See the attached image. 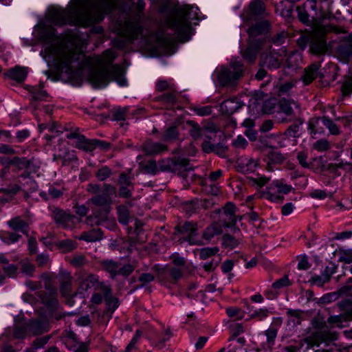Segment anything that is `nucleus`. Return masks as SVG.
<instances>
[{"instance_id":"nucleus-45","label":"nucleus","mask_w":352,"mask_h":352,"mask_svg":"<svg viewBox=\"0 0 352 352\" xmlns=\"http://www.w3.org/2000/svg\"><path fill=\"white\" fill-rule=\"evenodd\" d=\"M155 279V276L151 273H143L142 274L139 278L138 280L142 283L141 285H136L133 289H131L129 293H133L135 290L144 287L146 283H151Z\"/></svg>"},{"instance_id":"nucleus-55","label":"nucleus","mask_w":352,"mask_h":352,"mask_svg":"<svg viewBox=\"0 0 352 352\" xmlns=\"http://www.w3.org/2000/svg\"><path fill=\"white\" fill-rule=\"evenodd\" d=\"M67 280L63 281L60 286V291L63 296H70L72 292L71 276L69 274H67Z\"/></svg>"},{"instance_id":"nucleus-64","label":"nucleus","mask_w":352,"mask_h":352,"mask_svg":"<svg viewBox=\"0 0 352 352\" xmlns=\"http://www.w3.org/2000/svg\"><path fill=\"white\" fill-rule=\"evenodd\" d=\"M340 296L346 295L352 297V278H350L344 285H343L338 291Z\"/></svg>"},{"instance_id":"nucleus-41","label":"nucleus","mask_w":352,"mask_h":352,"mask_svg":"<svg viewBox=\"0 0 352 352\" xmlns=\"http://www.w3.org/2000/svg\"><path fill=\"white\" fill-rule=\"evenodd\" d=\"M76 147L86 152H91L95 149L94 139L89 140L84 135V140L76 141Z\"/></svg>"},{"instance_id":"nucleus-51","label":"nucleus","mask_w":352,"mask_h":352,"mask_svg":"<svg viewBox=\"0 0 352 352\" xmlns=\"http://www.w3.org/2000/svg\"><path fill=\"white\" fill-rule=\"evenodd\" d=\"M340 296L339 292H331L328 293L322 296L317 301L318 304L324 305L338 299Z\"/></svg>"},{"instance_id":"nucleus-21","label":"nucleus","mask_w":352,"mask_h":352,"mask_svg":"<svg viewBox=\"0 0 352 352\" xmlns=\"http://www.w3.org/2000/svg\"><path fill=\"white\" fill-rule=\"evenodd\" d=\"M28 333L34 336L41 335L49 330L47 320L42 319H31L27 321Z\"/></svg>"},{"instance_id":"nucleus-42","label":"nucleus","mask_w":352,"mask_h":352,"mask_svg":"<svg viewBox=\"0 0 352 352\" xmlns=\"http://www.w3.org/2000/svg\"><path fill=\"white\" fill-rule=\"evenodd\" d=\"M179 133L177 130V126L173 124L166 129L162 135V139L166 142L174 141L179 138Z\"/></svg>"},{"instance_id":"nucleus-56","label":"nucleus","mask_w":352,"mask_h":352,"mask_svg":"<svg viewBox=\"0 0 352 352\" xmlns=\"http://www.w3.org/2000/svg\"><path fill=\"white\" fill-rule=\"evenodd\" d=\"M199 208V201L197 199L187 201L184 204V210L188 214L195 213Z\"/></svg>"},{"instance_id":"nucleus-36","label":"nucleus","mask_w":352,"mask_h":352,"mask_svg":"<svg viewBox=\"0 0 352 352\" xmlns=\"http://www.w3.org/2000/svg\"><path fill=\"white\" fill-rule=\"evenodd\" d=\"M304 123V120L297 118L294 122L285 131L284 134L289 138H298L300 136V126Z\"/></svg>"},{"instance_id":"nucleus-52","label":"nucleus","mask_w":352,"mask_h":352,"mask_svg":"<svg viewBox=\"0 0 352 352\" xmlns=\"http://www.w3.org/2000/svg\"><path fill=\"white\" fill-rule=\"evenodd\" d=\"M156 100L168 104H174L177 102V97L175 91L164 94L158 96Z\"/></svg>"},{"instance_id":"nucleus-34","label":"nucleus","mask_w":352,"mask_h":352,"mask_svg":"<svg viewBox=\"0 0 352 352\" xmlns=\"http://www.w3.org/2000/svg\"><path fill=\"white\" fill-rule=\"evenodd\" d=\"M292 104H294L296 109L298 110V114H300L301 110L300 105L298 103L294 102V100L290 101L289 100L282 98L278 102L280 110L287 116L295 115V113L294 112V110L292 107Z\"/></svg>"},{"instance_id":"nucleus-3","label":"nucleus","mask_w":352,"mask_h":352,"mask_svg":"<svg viewBox=\"0 0 352 352\" xmlns=\"http://www.w3.org/2000/svg\"><path fill=\"white\" fill-rule=\"evenodd\" d=\"M118 6L116 0H70L66 8L50 6L45 22H101Z\"/></svg>"},{"instance_id":"nucleus-6","label":"nucleus","mask_w":352,"mask_h":352,"mask_svg":"<svg viewBox=\"0 0 352 352\" xmlns=\"http://www.w3.org/2000/svg\"><path fill=\"white\" fill-rule=\"evenodd\" d=\"M269 16L264 1L261 0H252L241 14L244 22H268Z\"/></svg>"},{"instance_id":"nucleus-8","label":"nucleus","mask_w":352,"mask_h":352,"mask_svg":"<svg viewBox=\"0 0 352 352\" xmlns=\"http://www.w3.org/2000/svg\"><path fill=\"white\" fill-rule=\"evenodd\" d=\"M317 0H307L295 9L296 17L300 22H318Z\"/></svg>"},{"instance_id":"nucleus-50","label":"nucleus","mask_w":352,"mask_h":352,"mask_svg":"<svg viewBox=\"0 0 352 352\" xmlns=\"http://www.w3.org/2000/svg\"><path fill=\"white\" fill-rule=\"evenodd\" d=\"M330 280H329V276L325 277L324 275H314L308 281V283L311 285H317L318 287H322L324 285Z\"/></svg>"},{"instance_id":"nucleus-14","label":"nucleus","mask_w":352,"mask_h":352,"mask_svg":"<svg viewBox=\"0 0 352 352\" xmlns=\"http://www.w3.org/2000/svg\"><path fill=\"white\" fill-rule=\"evenodd\" d=\"M336 53L342 62H349L352 58V34L340 41L336 48Z\"/></svg>"},{"instance_id":"nucleus-38","label":"nucleus","mask_w":352,"mask_h":352,"mask_svg":"<svg viewBox=\"0 0 352 352\" xmlns=\"http://www.w3.org/2000/svg\"><path fill=\"white\" fill-rule=\"evenodd\" d=\"M90 201L95 206L111 208L112 204L111 197L102 194H98L90 199Z\"/></svg>"},{"instance_id":"nucleus-63","label":"nucleus","mask_w":352,"mask_h":352,"mask_svg":"<svg viewBox=\"0 0 352 352\" xmlns=\"http://www.w3.org/2000/svg\"><path fill=\"white\" fill-rule=\"evenodd\" d=\"M268 158L273 164H281L285 160V156L278 151H272L268 153Z\"/></svg>"},{"instance_id":"nucleus-54","label":"nucleus","mask_w":352,"mask_h":352,"mask_svg":"<svg viewBox=\"0 0 352 352\" xmlns=\"http://www.w3.org/2000/svg\"><path fill=\"white\" fill-rule=\"evenodd\" d=\"M128 112L127 107L120 108L113 110L111 111L112 113V119L116 121L124 120L126 118V115Z\"/></svg>"},{"instance_id":"nucleus-46","label":"nucleus","mask_w":352,"mask_h":352,"mask_svg":"<svg viewBox=\"0 0 352 352\" xmlns=\"http://www.w3.org/2000/svg\"><path fill=\"white\" fill-rule=\"evenodd\" d=\"M222 241V244L225 248L234 249L239 245L238 240L230 234H223Z\"/></svg>"},{"instance_id":"nucleus-25","label":"nucleus","mask_w":352,"mask_h":352,"mask_svg":"<svg viewBox=\"0 0 352 352\" xmlns=\"http://www.w3.org/2000/svg\"><path fill=\"white\" fill-rule=\"evenodd\" d=\"M243 104L237 100L236 98L226 100L220 104L221 110L225 115L230 116L239 110Z\"/></svg>"},{"instance_id":"nucleus-26","label":"nucleus","mask_w":352,"mask_h":352,"mask_svg":"<svg viewBox=\"0 0 352 352\" xmlns=\"http://www.w3.org/2000/svg\"><path fill=\"white\" fill-rule=\"evenodd\" d=\"M28 333L27 321L23 318L15 320L13 326L12 336L14 339L23 340Z\"/></svg>"},{"instance_id":"nucleus-7","label":"nucleus","mask_w":352,"mask_h":352,"mask_svg":"<svg viewBox=\"0 0 352 352\" xmlns=\"http://www.w3.org/2000/svg\"><path fill=\"white\" fill-rule=\"evenodd\" d=\"M198 235V225L196 221L179 222L175 227L172 239L178 243L188 242L190 245L197 244L194 238Z\"/></svg>"},{"instance_id":"nucleus-17","label":"nucleus","mask_w":352,"mask_h":352,"mask_svg":"<svg viewBox=\"0 0 352 352\" xmlns=\"http://www.w3.org/2000/svg\"><path fill=\"white\" fill-rule=\"evenodd\" d=\"M37 296L41 299V303L46 307L48 311L52 313L58 309L60 304L57 298L58 294L41 290L37 292Z\"/></svg>"},{"instance_id":"nucleus-59","label":"nucleus","mask_w":352,"mask_h":352,"mask_svg":"<svg viewBox=\"0 0 352 352\" xmlns=\"http://www.w3.org/2000/svg\"><path fill=\"white\" fill-rule=\"evenodd\" d=\"M112 175V170L108 166H102L96 173V177L99 181L103 182Z\"/></svg>"},{"instance_id":"nucleus-32","label":"nucleus","mask_w":352,"mask_h":352,"mask_svg":"<svg viewBox=\"0 0 352 352\" xmlns=\"http://www.w3.org/2000/svg\"><path fill=\"white\" fill-rule=\"evenodd\" d=\"M223 223L221 222L215 221L210 226L207 227L202 234L203 239L210 241L215 235L222 233Z\"/></svg>"},{"instance_id":"nucleus-33","label":"nucleus","mask_w":352,"mask_h":352,"mask_svg":"<svg viewBox=\"0 0 352 352\" xmlns=\"http://www.w3.org/2000/svg\"><path fill=\"white\" fill-rule=\"evenodd\" d=\"M102 237L103 232L101 229L97 228L92 229L88 232H83L77 239L87 242H96L101 240Z\"/></svg>"},{"instance_id":"nucleus-28","label":"nucleus","mask_w":352,"mask_h":352,"mask_svg":"<svg viewBox=\"0 0 352 352\" xmlns=\"http://www.w3.org/2000/svg\"><path fill=\"white\" fill-rule=\"evenodd\" d=\"M174 161L177 162V166L174 167V172L177 173L178 175L186 177L187 175L186 172L193 170V167L190 164V160L188 158H182L181 157H175Z\"/></svg>"},{"instance_id":"nucleus-10","label":"nucleus","mask_w":352,"mask_h":352,"mask_svg":"<svg viewBox=\"0 0 352 352\" xmlns=\"http://www.w3.org/2000/svg\"><path fill=\"white\" fill-rule=\"evenodd\" d=\"M52 217L56 225L65 229L72 228L75 226L76 217L59 208L53 206L51 209Z\"/></svg>"},{"instance_id":"nucleus-60","label":"nucleus","mask_w":352,"mask_h":352,"mask_svg":"<svg viewBox=\"0 0 352 352\" xmlns=\"http://www.w3.org/2000/svg\"><path fill=\"white\" fill-rule=\"evenodd\" d=\"M135 267L134 265L130 263L125 264L122 266L120 264L118 270V275H121L124 278H126L133 273V272L135 270Z\"/></svg>"},{"instance_id":"nucleus-5","label":"nucleus","mask_w":352,"mask_h":352,"mask_svg":"<svg viewBox=\"0 0 352 352\" xmlns=\"http://www.w3.org/2000/svg\"><path fill=\"white\" fill-rule=\"evenodd\" d=\"M168 10L163 11L169 13L166 22H188L191 20L202 21L206 19L197 6L181 5L177 1H166Z\"/></svg>"},{"instance_id":"nucleus-16","label":"nucleus","mask_w":352,"mask_h":352,"mask_svg":"<svg viewBox=\"0 0 352 352\" xmlns=\"http://www.w3.org/2000/svg\"><path fill=\"white\" fill-rule=\"evenodd\" d=\"M102 292H103L104 300L107 308L104 311V314H109L110 316L118 307L120 303L118 298L112 295V289L110 286L102 285Z\"/></svg>"},{"instance_id":"nucleus-4","label":"nucleus","mask_w":352,"mask_h":352,"mask_svg":"<svg viewBox=\"0 0 352 352\" xmlns=\"http://www.w3.org/2000/svg\"><path fill=\"white\" fill-rule=\"evenodd\" d=\"M309 25L310 30H305L298 40V45L301 49H305L309 43V51L315 55H324L329 50L326 41V35L330 32L335 34L345 33L346 30L342 28L336 26L332 23H307Z\"/></svg>"},{"instance_id":"nucleus-62","label":"nucleus","mask_w":352,"mask_h":352,"mask_svg":"<svg viewBox=\"0 0 352 352\" xmlns=\"http://www.w3.org/2000/svg\"><path fill=\"white\" fill-rule=\"evenodd\" d=\"M32 94V100L34 101H41L45 100L48 96L46 91L41 90L37 88H32L30 91Z\"/></svg>"},{"instance_id":"nucleus-61","label":"nucleus","mask_w":352,"mask_h":352,"mask_svg":"<svg viewBox=\"0 0 352 352\" xmlns=\"http://www.w3.org/2000/svg\"><path fill=\"white\" fill-rule=\"evenodd\" d=\"M272 184L278 188V193L288 194L293 189L292 186L283 184L282 180H276L272 182Z\"/></svg>"},{"instance_id":"nucleus-39","label":"nucleus","mask_w":352,"mask_h":352,"mask_svg":"<svg viewBox=\"0 0 352 352\" xmlns=\"http://www.w3.org/2000/svg\"><path fill=\"white\" fill-rule=\"evenodd\" d=\"M186 124L191 127L189 133L194 140H197L203 136V129L194 120H187Z\"/></svg>"},{"instance_id":"nucleus-44","label":"nucleus","mask_w":352,"mask_h":352,"mask_svg":"<svg viewBox=\"0 0 352 352\" xmlns=\"http://www.w3.org/2000/svg\"><path fill=\"white\" fill-rule=\"evenodd\" d=\"M175 166H177V162L174 161V157L166 158L159 162V167L161 171L173 173Z\"/></svg>"},{"instance_id":"nucleus-27","label":"nucleus","mask_w":352,"mask_h":352,"mask_svg":"<svg viewBox=\"0 0 352 352\" xmlns=\"http://www.w3.org/2000/svg\"><path fill=\"white\" fill-rule=\"evenodd\" d=\"M8 226L14 232H21L27 236H29V225L21 217H16L8 221Z\"/></svg>"},{"instance_id":"nucleus-19","label":"nucleus","mask_w":352,"mask_h":352,"mask_svg":"<svg viewBox=\"0 0 352 352\" xmlns=\"http://www.w3.org/2000/svg\"><path fill=\"white\" fill-rule=\"evenodd\" d=\"M241 77V72L233 71L226 67H221L219 74L218 80L222 86H226L236 81Z\"/></svg>"},{"instance_id":"nucleus-40","label":"nucleus","mask_w":352,"mask_h":352,"mask_svg":"<svg viewBox=\"0 0 352 352\" xmlns=\"http://www.w3.org/2000/svg\"><path fill=\"white\" fill-rule=\"evenodd\" d=\"M19 264L21 266V273L30 277L33 276L34 272L35 271V266L28 258L21 259Z\"/></svg>"},{"instance_id":"nucleus-22","label":"nucleus","mask_w":352,"mask_h":352,"mask_svg":"<svg viewBox=\"0 0 352 352\" xmlns=\"http://www.w3.org/2000/svg\"><path fill=\"white\" fill-rule=\"evenodd\" d=\"M236 207L232 202L226 203L223 208V214L226 217V219L219 221V222H221L223 223V227L228 228L236 225Z\"/></svg>"},{"instance_id":"nucleus-15","label":"nucleus","mask_w":352,"mask_h":352,"mask_svg":"<svg viewBox=\"0 0 352 352\" xmlns=\"http://www.w3.org/2000/svg\"><path fill=\"white\" fill-rule=\"evenodd\" d=\"M338 339V334L336 332H331L329 330H320L313 333L312 337L306 338L309 345L311 346H319L320 343L327 341H333Z\"/></svg>"},{"instance_id":"nucleus-47","label":"nucleus","mask_w":352,"mask_h":352,"mask_svg":"<svg viewBox=\"0 0 352 352\" xmlns=\"http://www.w3.org/2000/svg\"><path fill=\"white\" fill-rule=\"evenodd\" d=\"M276 138L274 135H261L258 138V141L260 142L264 147L270 148H276V146L272 144V140Z\"/></svg>"},{"instance_id":"nucleus-37","label":"nucleus","mask_w":352,"mask_h":352,"mask_svg":"<svg viewBox=\"0 0 352 352\" xmlns=\"http://www.w3.org/2000/svg\"><path fill=\"white\" fill-rule=\"evenodd\" d=\"M55 246L62 253H67L76 249L77 243L72 239H65L55 243Z\"/></svg>"},{"instance_id":"nucleus-29","label":"nucleus","mask_w":352,"mask_h":352,"mask_svg":"<svg viewBox=\"0 0 352 352\" xmlns=\"http://www.w3.org/2000/svg\"><path fill=\"white\" fill-rule=\"evenodd\" d=\"M142 150L146 155H152L159 154L167 150V146L159 142L146 140L142 146Z\"/></svg>"},{"instance_id":"nucleus-48","label":"nucleus","mask_w":352,"mask_h":352,"mask_svg":"<svg viewBox=\"0 0 352 352\" xmlns=\"http://www.w3.org/2000/svg\"><path fill=\"white\" fill-rule=\"evenodd\" d=\"M131 170H129V173L122 172L120 174L118 179V184L119 186H134L131 182L132 177L129 176Z\"/></svg>"},{"instance_id":"nucleus-49","label":"nucleus","mask_w":352,"mask_h":352,"mask_svg":"<svg viewBox=\"0 0 352 352\" xmlns=\"http://www.w3.org/2000/svg\"><path fill=\"white\" fill-rule=\"evenodd\" d=\"M323 124L328 128L330 133L333 135H338L340 133V130L338 126L333 122L332 120L329 118L327 116H323L321 118Z\"/></svg>"},{"instance_id":"nucleus-12","label":"nucleus","mask_w":352,"mask_h":352,"mask_svg":"<svg viewBox=\"0 0 352 352\" xmlns=\"http://www.w3.org/2000/svg\"><path fill=\"white\" fill-rule=\"evenodd\" d=\"M79 289L82 291H87L89 288L94 287V289H100L102 290V285H104L103 282H100L98 277L96 274H86L80 272L78 277Z\"/></svg>"},{"instance_id":"nucleus-43","label":"nucleus","mask_w":352,"mask_h":352,"mask_svg":"<svg viewBox=\"0 0 352 352\" xmlns=\"http://www.w3.org/2000/svg\"><path fill=\"white\" fill-rule=\"evenodd\" d=\"M118 219L119 223L126 226L129 223V211L124 205H120L117 207Z\"/></svg>"},{"instance_id":"nucleus-2","label":"nucleus","mask_w":352,"mask_h":352,"mask_svg":"<svg viewBox=\"0 0 352 352\" xmlns=\"http://www.w3.org/2000/svg\"><path fill=\"white\" fill-rule=\"evenodd\" d=\"M118 35L126 41L144 38L148 43H155L164 54L170 55L177 50V41L184 43L193 34L191 23H113Z\"/></svg>"},{"instance_id":"nucleus-35","label":"nucleus","mask_w":352,"mask_h":352,"mask_svg":"<svg viewBox=\"0 0 352 352\" xmlns=\"http://www.w3.org/2000/svg\"><path fill=\"white\" fill-rule=\"evenodd\" d=\"M28 71L25 67L20 66H16L13 68L10 69L6 75L10 78L17 81L18 82H23L26 78Z\"/></svg>"},{"instance_id":"nucleus-1","label":"nucleus","mask_w":352,"mask_h":352,"mask_svg":"<svg viewBox=\"0 0 352 352\" xmlns=\"http://www.w3.org/2000/svg\"><path fill=\"white\" fill-rule=\"evenodd\" d=\"M34 29L38 39L47 44L41 55L45 59H53L59 72L70 76H81L87 67V80L96 88L104 87L111 80H116L121 86L126 85L122 66L94 67L92 58L85 56L82 48L87 45L89 37L87 32L69 34L61 38L56 35V30L48 23H37Z\"/></svg>"},{"instance_id":"nucleus-20","label":"nucleus","mask_w":352,"mask_h":352,"mask_svg":"<svg viewBox=\"0 0 352 352\" xmlns=\"http://www.w3.org/2000/svg\"><path fill=\"white\" fill-rule=\"evenodd\" d=\"M320 67V63H314L305 69L304 74L301 77V80L305 85H309L317 77H319L320 79L324 77V74L319 72Z\"/></svg>"},{"instance_id":"nucleus-11","label":"nucleus","mask_w":352,"mask_h":352,"mask_svg":"<svg viewBox=\"0 0 352 352\" xmlns=\"http://www.w3.org/2000/svg\"><path fill=\"white\" fill-rule=\"evenodd\" d=\"M264 38L249 40L248 45L241 53L243 59L248 63H253L256 60L258 52L263 47Z\"/></svg>"},{"instance_id":"nucleus-24","label":"nucleus","mask_w":352,"mask_h":352,"mask_svg":"<svg viewBox=\"0 0 352 352\" xmlns=\"http://www.w3.org/2000/svg\"><path fill=\"white\" fill-rule=\"evenodd\" d=\"M8 164L14 166L17 170H30L33 166L34 159L32 157L27 159L26 157H14L13 158H8Z\"/></svg>"},{"instance_id":"nucleus-23","label":"nucleus","mask_w":352,"mask_h":352,"mask_svg":"<svg viewBox=\"0 0 352 352\" xmlns=\"http://www.w3.org/2000/svg\"><path fill=\"white\" fill-rule=\"evenodd\" d=\"M110 210L111 208L108 207H103L102 208L96 210L93 215L87 218V222L90 223L91 226L94 224L96 226L103 224L108 219Z\"/></svg>"},{"instance_id":"nucleus-57","label":"nucleus","mask_w":352,"mask_h":352,"mask_svg":"<svg viewBox=\"0 0 352 352\" xmlns=\"http://www.w3.org/2000/svg\"><path fill=\"white\" fill-rule=\"evenodd\" d=\"M219 252L217 247L213 248H204L200 250L199 257L202 260L207 259L208 258L214 256Z\"/></svg>"},{"instance_id":"nucleus-53","label":"nucleus","mask_w":352,"mask_h":352,"mask_svg":"<svg viewBox=\"0 0 352 352\" xmlns=\"http://www.w3.org/2000/svg\"><path fill=\"white\" fill-rule=\"evenodd\" d=\"M342 97L349 96L352 94V77H348L341 86Z\"/></svg>"},{"instance_id":"nucleus-30","label":"nucleus","mask_w":352,"mask_h":352,"mask_svg":"<svg viewBox=\"0 0 352 352\" xmlns=\"http://www.w3.org/2000/svg\"><path fill=\"white\" fill-rule=\"evenodd\" d=\"M276 12L285 19H296L294 16L295 8L292 7L289 1H280L276 6Z\"/></svg>"},{"instance_id":"nucleus-58","label":"nucleus","mask_w":352,"mask_h":352,"mask_svg":"<svg viewBox=\"0 0 352 352\" xmlns=\"http://www.w3.org/2000/svg\"><path fill=\"white\" fill-rule=\"evenodd\" d=\"M276 103V99L274 98L265 100L262 107L263 111L267 114L273 113L274 111Z\"/></svg>"},{"instance_id":"nucleus-18","label":"nucleus","mask_w":352,"mask_h":352,"mask_svg":"<svg viewBox=\"0 0 352 352\" xmlns=\"http://www.w3.org/2000/svg\"><path fill=\"white\" fill-rule=\"evenodd\" d=\"M281 62L278 54L276 53H262L259 57L258 66L267 69H277L280 67Z\"/></svg>"},{"instance_id":"nucleus-9","label":"nucleus","mask_w":352,"mask_h":352,"mask_svg":"<svg viewBox=\"0 0 352 352\" xmlns=\"http://www.w3.org/2000/svg\"><path fill=\"white\" fill-rule=\"evenodd\" d=\"M153 270L157 272V276L160 282L169 280L175 284L183 276V270L175 267L160 268L158 265H155Z\"/></svg>"},{"instance_id":"nucleus-31","label":"nucleus","mask_w":352,"mask_h":352,"mask_svg":"<svg viewBox=\"0 0 352 352\" xmlns=\"http://www.w3.org/2000/svg\"><path fill=\"white\" fill-rule=\"evenodd\" d=\"M99 264L102 270L109 273L112 279H114L118 276V270L120 263L111 259H106L100 261Z\"/></svg>"},{"instance_id":"nucleus-13","label":"nucleus","mask_w":352,"mask_h":352,"mask_svg":"<svg viewBox=\"0 0 352 352\" xmlns=\"http://www.w3.org/2000/svg\"><path fill=\"white\" fill-rule=\"evenodd\" d=\"M270 30V23H252L247 30L249 40L264 38V45L268 38Z\"/></svg>"}]
</instances>
